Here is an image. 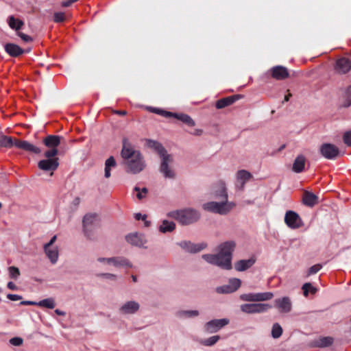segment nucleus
<instances>
[{
    "label": "nucleus",
    "mask_w": 351,
    "mask_h": 351,
    "mask_svg": "<svg viewBox=\"0 0 351 351\" xmlns=\"http://www.w3.org/2000/svg\"><path fill=\"white\" fill-rule=\"evenodd\" d=\"M236 247L234 241H227L217 246V253L215 254H206L202 258L208 263L217 265L224 269L232 268V252Z\"/></svg>",
    "instance_id": "nucleus-1"
},
{
    "label": "nucleus",
    "mask_w": 351,
    "mask_h": 351,
    "mask_svg": "<svg viewBox=\"0 0 351 351\" xmlns=\"http://www.w3.org/2000/svg\"><path fill=\"white\" fill-rule=\"evenodd\" d=\"M121 156L125 160L128 173L137 174L141 172L146 166L141 152L135 150L126 138L123 140Z\"/></svg>",
    "instance_id": "nucleus-2"
},
{
    "label": "nucleus",
    "mask_w": 351,
    "mask_h": 351,
    "mask_svg": "<svg viewBox=\"0 0 351 351\" xmlns=\"http://www.w3.org/2000/svg\"><path fill=\"white\" fill-rule=\"evenodd\" d=\"M221 202H209L202 205L204 210L221 215L228 214L234 207L235 204L233 202L228 200V193L226 188L221 185Z\"/></svg>",
    "instance_id": "nucleus-3"
},
{
    "label": "nucleus",
    "mask_w": 351,
    "mask_h": 351,
    "mask_svg": "<svg viewBox=\"0 0 351 351\" xmlns=\"http://www.w3.org/2000/svg\"><path fill=\"white\" fill-rule=\"evenodd\" d=\"M167 216L178 221L183 226L194 223L200 218L199 213L191 208L171 210L167 213Z\"/></svg>",
    "instance_id": "nucleus-4"
},
{
    "label": "nucleus",
    "mask_w": 351,
    "mask_h": 351,
    "mask_svg": "<svg viewBox=\"0 0 351 351\" xmlns=\"http://www.w3.org/2000/svg\"><path fill=\"white\" fill-rule=\"evenodd\" d=\"M97 261L104 265H112L115 267L132 268V263L126 258L122 256H115L110 258L99 257Z\"/></svg>",
    "instance_id": "nucleus-5"
},
{
    "label": "nucleus",
    "mask_w": 351,
    "mask_h": 351,
    "mask_svg": "<svg viewBox=\"0 0 351 351\" xmlns=\"http://www.w3.org/2000/svg\"><path fill=\"white\" fill-rule=\"evenodd\" d=\"M98 225V217L96 214H87L83 219V230L87 238L93 239V231Z\"/></svg>",
    "instance_id": "nucleus-6"
},
{
    "label": "nucleus",
    "mask_w": 351,
    "mask_h": 351,
    "mask_svg": "<svg viewBox=\"0 0 351 351\" xmlns=\"http://www.w3.org/2000/svg\"><path fill=\"white\" fill-rule=\"evenodd\" d=\"M274 296L271 292L248 293L240 295V299L245 302H263L271 300Z\"/></svg>",
    "instance_id": "nucleus-7"
},
{
    "label": "nucleus",
    "mask_w": 351,
    "mask_h": 351,
    "mask_svg": "<svg viewBox=\"0 0 351 351\" xmlns=\"http://www.w3.org/2000/svg\"><path fill=\"white\" fill-rule=\"evenodd\" d=\"M319 152L321 155L328 160H335L339 155V148L331 143H323L319 147Z\"/></svg>",
    "instance_id": "nucleus-8"
},
{
    "label": "nucleus",
    "mask_w": 351,
    "mask_h": 351,
    "mask_svg": "<svg viewBox=\"0 0 351 351\" xmlns=\"http://www.w3.org/2000/svg\"><path fill=\"white\" fill-rule=\"evenodd\" d=\"M140 304L134 300H128L123 302L119 308V313L123 316L132 315L138 313Z\"/></svg>",
    "instance_id": "nucleus-9"
},
{
    "label": "nucleus",
    "mask_w": 351,
    "mask_h": 351,
    "mask_svg": "<svg viewBox=\"0 0 351 351\" xmlns=\"http://www.w3.org/2000/svg\"><path fill=\"white\" fill-rule=\"evenodd\" d=\"M285 223L291 229H298L303 226V222L300 215L292 210H288L285 215Z\"/></svg>",
    "instance_id": "nucleus-10"
},
{
    "label": "nucleus",
    "mask_w": 351,
    "mask_h": 351,
    "mask_svg": "<svg viewBox=\"0 0 351 351\" xmlns=\"http://www.w3.org/2000/svg\"><path fill=\"white\" fill-rule=\"evenodd\" d=\"M229 323L230 320L228 318L212 319L205 324L204 330L210 333L217 332Z\"/></svg>",
    "instance_id": "nucleus-11"
},
{
    "label": "nucleus",
    "mask_w": 351,
    "mask_h": 351,
    "mask_svg": "<svg viewBox=\"0 0 351 351\" xmlns=\"http://www.w3.org/2000/svg\"><path fill=\"white\" fill-rule=\"evenodd\" d=\"M173 160L172 156H166V158L161 160L160 171L165 178L173 179L176 177V173L170 166Z\"/></svg>",
    "instance_id": "nucleus-12"
},
{
    "label": "nucleus",
    "mask_w": 351,
    "mask_h": 351,
    "mask_svg": "<svg viewBox=\"0 0 351 351\" xmlns=\"http://www.w3.org/2000/svg\"><path fill=\"white\" fill-rule=\"evenodd\" d=\"M241 285V281L239 278H230L228 284L217 287L216 291L218 293H231L236 291Z\"/></svg>",
    "instance_id": "nucleus-13"
},
{
    "label": "nucleus",
    "mask_w": 351,
    "mask_h": 351,
    "mask_svg": "<svg viewBox=\"0 0 351 351\" xmlns=\"http://www.w3.org/2000/svg\"><path fill=\"white\" fill-rule=\"evenodd\" d=\"M178 245L189 253H197L204 250L207 247V244L204 242L194 243L189 241H180Z\"/></svg>",
    "instance_id": "nucleus-14"
},
{
    "label": "nucleus",
    "mask_w": 351,
    "mask_h": 351,
    "mask_svg": "<svg viewBox=\"0 0 351 351\" xmlns=\"http://www.w3.org/2000/svg\"><path fill=\"white\" fill-rule=\"evenodd\" d=\"M252 178V175L247 170H239L236 173L235 186L239 190H243L245 184Z\"/></svg>",
    "instance_id": "nucleus-15"
},
{
    "label": "nucleus",
    "mask_w": 351,
    "mask_h": 351,
    "mask_svg": "<svg viewBox=\"0 0 351 351\" xmlns=\"http://www.w3.org/2000/svg\"><path fill=\"white\" fill-rule=\"evenodd\" d=\"M125 239L128 243L138 247H143L147 243L145 236L137 232L129 234Z\"/></svg>",
    "instance_id": "nucleus-16"
},
{
    "label": "nucleus",
    "mask_w": 351,
    "mask_h": 351,
    "mask_svg": "<svg viewBox=\"0 0 351 351\" xmlns=\"http://www.w3.org/2000/svg\"><path fill=\"white\" fill-rule=\"evenodd\" d=\"M38 166L39 169L45 171H53L59 166L58 158L44 159L39 161Z\"/></svg>",
    "instance_id": "nucleus-17"
},
{
    "label": "nucleus",
    "mask_w": 351,
    "mask_h": 351,
    "mask_svg": "<svg viewBox=\"0 0 351 351\" xmlns=\"http://www.w3.org/2000/svg\"><path fill=\"white\" fill-rule=\"evenodd\" d=\"M14 146L17 148L25 150L34 154H40L41 149L26 141L14 139Z\"/></svg>",
    "instance_id": "nucleus-18"
},
{
    "label": "nucleus",
    "mask_w": 351,
    "mask_h": 351,
    "mask_svg": "<svg viewBox=\"0 0 351 351\" xmlns=\"http://www.w3.org/2000/svg\"><path fill=\"white\" fill-rule=\"evenodd\" d=\"M275 306L279 309L281 313H289L292 308V303L289 297H283L275 300Z\"/></svg>",
    "instance_id": "nucleus-19"
},
{
    "label": "nucleus",
    "mask_w": 351,
    "mask_h": 351,
    "mask_svg": "<svg viewBox=\"0 0 351 351\" xmlns=\"http://www.w3.org/2000/svg\"><path fill=\"white\" fill-rule=\"evenodd\" d=\"M147 145L149 147L154 149L157 152L161 160L166 158V156H171L167 153L165 148L160 143L156 141L149 140L147 143Z\"/></svg>",
    "instance_id": "nucleus-20"
},
{
    "label": "nucleus",
    "mask_w": 351,
    "mask_h": 351,
    "mask_svg": "<svg viewBox=\"0 0 351 351\" xmlns=\"http://www.w3.org/2000/svg\"><path fill=\"white\" fill-rule=\"evenodd\" d=\"M147 145L149 147L154 149L157 152L161 160L166 158V156H171L167 153L165 148L160 143L156 141L149 140L147 143Z\"/></svg>",
    "instance_id": "nucleus-21"
},
{
    "label": "nucleus",
    "mask_w": 351,
    "mask_h": 351,
    "mask_svg": "<svg viewBox=\"0 0 351 351\" xmlns=\"http://www.w3.org/2000/svg\"><path fill=\"white\" fill-rule=\"evenodd\" d=\"M271 76L278 80H284L289 76L287 69L282 66H276L271 69Z\"/></svg>",
    "instance_id": "nucleus-22"
},
{
    "label": "nucleus",
    "mask_w": 351,
    "mask_h": 351,
    "mask_svg": "<svg viewBox=\"0 0 351 351\" xmlns=\"http://www.w3.org/2000/svg\"><path fill=\"white\" fill-rule=\"evenodd\" d=\"M62 137L58 135H49L44 138L43 143L49 148H57L60 144Z\"/></svg>",
    "instance_id": "nucleus-23"
},
{
    "label": "nucleus",
    "mask_w": 351,
    "mask_h": 351,
    "mask_svg": "<svg viewBox=\"0 0 351 351\" xmlns=\"http://www.w3.org/2000/svg\"><path fill=\"white\" fill-rule=\"evenodd\" d=\"M351 69V61L346 58L339 59L336 63V69L342 73L348 72Z\"/></svg>",
    "instance_id": "nucleus-24"
},
{
    "label": "nucleus",
    "mask_w": 351,
    "mask_h": 351,
    "mask_svg": "<svg viewBox=\"0 0 351 351\" xmlns=\"http://www.w3.org/2000/svg\"><path fill=\"white\" fill-rule=\"evenodd\" d=\"M45 252L51 263L55 264L58 259V248L57 246L44 245Z\"/></svg>",
    "instance_id": "nucleus-25"
},
{
    "label": "nucleus",
    "mask_w": 351,
    "mask_h": 351,
    "mask_svg": "<svg viewBox=\"0 0 351 351\" xmlns=\"http://www.w3.org/2000/svg\"><path fill=\"white\" fill-rule=\"evenodd\" d=\"M255 263V259L253 258L249 259L240 260L234 265L237 271H243L250 268Z\"/></svg>",
    "instance_id": "nucleus-26"
},
{
    "label": "nucleus",
    "mask_w": 351,
    "mask_h": 351,
    "mask_svg": "<svg viewBox=\"0 0 351 351\" xmlns=\"http://www.w3.org/2000/svg\"><path fill=\"white\" fill-rule=\"evenodd\" d=\"M306 163V158L303 155H298L293 164L292 170L295 173H301L304 171Z\"/></svg>",
    "instance_id": "nucleus-27"
},
{
    "label": "nucleus",
    "mask_w": 351,
    "mask_h": 351,
    "mask_svg": "<svg viewBox=\"0 0 351 351\" xmlns=\"http://www.w3.org/2000/svg\"><path fill=\"white\" fill-rule=\"evenodd\" d=\"M303 204L307 206L313 207L318 202V197L314 193L305 191L302 199Z\"/></svg>",
    "instance_id": "nucleus-28"
},
{
    "label": "nucleus",
    "mask_w": 351,
    "mask_h": 351,
    "mask_svg": "<svg viewBox=\"0 0 351 351\" xmlns=\"http://www.w3.org/2000/svg\"><path fill=\"white\" fill-rule=\"evenodd\" d=\"M5 51L11 56L17 57L21 55L24 51L15 44L8 43L5 45Z\"/></svg>",
    "instance_id": "nucleus-29"
},
{
    "label": "nucleus",
    "mask_w": 351,
    "mask_h": 351,
    "mask_svg": "<svg viewBox=\"0 0 351 351\" xmlns=\"http://www.w3.org/2000/svg\"><path fill=\"white\" fill-rule=\"evenodd\" d=\"M333 343V339L330 337H320L311 343V346L318 348H325L330 346Z\"/></svg>",
    "instance_id": "nucleus-30"
},
{
    "label": "nucleus",
    "mask_w": 351,
    "mask_h": 351,
    "mask_svg": "<svg viewBox=\"0 0 351 351\" xmlns=\"http://www.w3.org/2000/svg\"><path fill=\"white\" fill-rule=\"evenodd\" d=\"M176 228V223L173 221L163 220L159 226V231L162 233L171 232Z\"/></svg>",
    "instance_id": "nucleus-31"
},
{
    "label": "nucleus",
    "mask_w": 351,
    "mask_h": 351,
    "mask_svg": "<svg viewBox=\"0 0 351 351\" xmlns=\"http://www.w3.org/2000/svg\"><path fill=\"white\" fill-rule=\"evenodd\" d=\"M182 122L186 123L189 126H194L195 121L191 119L190 116L183 113H173L172 117Z\"/></svg>",
    "instance_id": "nucleus-32"
},
{
    "label": "nucleus",
    "mask_w": 351,
    "mask_h": 351,
    "mask_svg": "<svg viewBox=\"0 0 351 351\" xmlns=\"http://www.w3.org/2000/svg\"><path fill=\"white\" fill-rule=\"evenodd\" d=\"M116 166V161L113 156L109 157L105 162L104 176L109 178L111 176V169Z\"/></svg>",
    "instance_id": "nucleus-33"
},
{
    "label": "nucleus",
    "mask_w": 351,
    "mask_h": 351,
    "mask_svg": "<svg viewBox=\"0 0 351 351\" xmlns=\"http://www.w3.org/2000/svg\"><path fill=\"white\" fill-rule=\"evenodd\" d=\"M37 306L53 309L56 306V302L54 298H48L37 302Z\"/></svg>",
    "instance_id": "nucleus-34"
},
{
    "label": "nucleus",
    "mask_w": 351,
    "mask_h": 351,
    "mask_svg": "<svg viewBox=\"0 0 351 351\" xmlns=\"http://www.w3.org/2000/svg\"><path fill=\"white\" fill-rule=\"evenodd\" d=\"M199 315V313L197 310H186V311H179L176 313L177 317L180 318H190L195 317Z\"/></svg>",
    "instance_id": "nucleus-35"
},
{
    "label": "nucleus",
    "mask_w": 351,
    "mask_h": 351,
    "mask_svg": "<svg viewBox=\"0 0 351 351\" xmlns=\"http://www.w3.org/2000/svg\"><path fill=\"white\" fill-rule=\"evenodd\" d=\"M236 101L234 97H228L218 100L216 103V108L218 109L223 108L233 104Z\"/></svg>",
    "instance_id": "nucleus-36"
},
{
    "label": "nucleus",
    "mask_w": 351,
    "mask_h": 351,
    "mask_svg": "<svg viewBox=\"0 0 351 351\" xmlns=\"http://www.w3.org/2000/svg\"><path fill=\"white\" fill-rule=\"evenodd\" d=\"M8 22L9 26L16 31L23 25V22L21 20L16 19L13 16H9Z\"/></svg>",
    "instance_id": "nucleus-37"
},
{
    "label": "nucleus",
    "mask_w": 351,
    "mask_h": 351,
    "mask_svg": "<svg viewBox=\"0 0 351 351\" xmlns=\"http://www.w3.org/2000/svg\"><path fill=\"white\" fill-rule=\"evenodd\" d=\"M0 145L5 147L14 146V140L12 137L0 134Z\"/></svg>",
    "instance_id": "nucleus-38"
},
{
    "label": "nucleus",
    "mask_w": 351,
    "mask_h": 351,
    "mask_svg": "<svg viewBox=\"0 0 351 351\" xmlns=\"http://www.w3.org/2000/svg\"><path fill=\"white\" fill-rule=\"evenodd\" d=\"M147 189L145 187L140 188L135 186L134 188L133 194L136 195L138 199L141 200L145 198L147 194Z\"/></svg>",
    "instance_id": "nucleus-39"
},
{
    "label": "nucleus",
    "mask_w": 351,
    "mask_h": 351,
    "mask_svg": "<svg viewBox=\"0 0 351 351\" xmlns=\"http://www.w3.org/2000/svg\"><path fill=\"white\" fill-rule=\"evenodd\" d=\"M241 311L247 314L256 313V303L243 304L240 307Z\"/></svg>",
    "instance_id": "nucleus-40"
},
{
    "label": "nucleus",
    "mask_w": 351,
    "mask_h": 351,
    "mask_svg": "<svg viewBox=\"0 0 351 351\" xmlns=\"http://www.w3.org/2000/svg\"><path fill=\"white\" fill-rule=\"evenodd\" d=\"M9 278L16 280L21 276L20 270L15 266H10L8 268Z\"/></svg>",
    "instance_id": "nucleus-41"
},
{
    "label": "nucleus",
    "mask_w": 351,
    "mask_h": 351,
    "mask_svg": "<svg viewBox=\"0 0 351 351\" xmlns=\"http://www.w3.org/2000/svg\"><path fill=\"white\" fill-rule=\"evenodd\" d=\"M282 333V328L280 326V324L276 323L273 325L271 329V335L274 338L277 339L279 338Z\"/></svg>",
    "instance_id": "nucleus-42"
},
{
    "label": "nucleus",
    "mask_w": 351,
    "mask_h": 351,
    "mask_svg": "<svg viewBox=\"0 0 351 351\" xmlns=\"http://www.w3.org/2000/svg\"><path fill=\"white\" fill-rule=\"evenodd\" d=\"M302 290L304 291V295L306 297L308 295L309 292L312 294H314L317 291V289L312 286V285L309 282H306L303 285Z\"/></svg>",
    "instance_id": "nucleus-43"
},
{
    "label": "nucleus",
    "mask_w": 351,
    "mask_h": 351,
    "mask_svg": "<svg viewBox=\"0 0 351 351\" xmlns=\"http://www.w3.org/2000/svg\"><path fill=\"white\" fill-rule=\"evenodd\" d=\"M271 306L268 304L256 303V313H261L267 311Z\"/></svg>",
    "instance_id": "nucleus-44"
},
{
    "label": "nucleus",
    "mask_w": 351,
    "mask_h": 351,
    "mask_svg": "<svg viewBox=\"0 0 351 351\" xmlns=\"http://www.w3.org/2000/svg\"><path fill=\"white\" fill-rule=\"evenodd\" d=\"M345 101L343 104L344 107H349L351 106V86L348 87L345 92Z\"/></svg>",
    "instance_id": "nucleus-45"
},
{
    "label": "nucleus",
    "mask_w": 351,
    "mask_h": 351,
    "mask_svg": "<svg viewBox=\"0 0 351 351\" xmlns=\"http://www.w3.org/2000/svg\"><path fill=\"white\" fill-rule=\"evenodd\" d=\"M219 339V336L215 335L212 336L208 339H206L203 341V344L207 346H211L214 344H215L218 340Z\"/></svg>",
    "instance_id": "nucleus-46"
},
{
    "label": "nucleus",
    "mask_w": 351,
    "mask_h": 351,
    "mask_svg": "<svg viewBox=\"0 0 351 351\" xmlns=\"http://www.w3.org/2000/svg\"><path fill=\"white\" fill-rule=\"evenodd\" d=\"M149 109L152 112L162 115L165 117H171L173 114V112L165 111L159 108H149Z\"/></svg>",
    "instance_id": "nucleus-47"
},
{
    "label": "nucleus",
    "mask_w": 351,
    "mask_h": 351,
    "mask_svg": "<svg viewBox=\"0 0 351 351\" xmlns=\"http://www.w3.org/2000/svg\"><path fill=\"white\" fill-rule=\"evenodd\" d=\"M58 152L57 148H50V149L45 152L44 156L47 159L56 158L55 156L58 154Z\"/></svg>",
    "instance_id": "nucleus-48"
},
{
    "label": "nucleus",
    "mask_w": 351,
    "mask_h": 351,
    "mask_svg": "<svg viewBox=\"0 0 351 351\" xmlns=\"http://www.w3.org/2000/svg\"><path fill=\"white\" fill-rule=\"evenodd\" d=\"M322 268V265L320 264H316L311 266L307 272V276H311L317 273Z\"/></svg>",
    "instance_id": "nucleus-49"
},
{
    "label": "nucleus",
    "mask_w": 351,
    "mask_h": 351,
    "mask_svg": "<svg viewBox=\"0 0 351 351\" xmlns=\"http://www.w3.org/2000/svg\"><path fill=\"white\" fill-rule=\"evenodd\" d=\"M134 218L136 220H142L144 221V224L145 227H148L150 224V222L147 220V215H142L141 213H136L134 215Z\"/></svg>",
    "instance_id": "nucleus-50"
},
{
    "label": "nucleus",
    "mask_w": 351,
    "mask_h": 351,
    "mask_svg": "<svg viewBox=\"0 0 351 351\" xmlns=\"http://www.w3.org/2000/svg\"><path fill=\"white\" fill-rule=\"evenodd\" d=\"M65 20V15L64 12H55L53 14V21L56 23L63 22Z\"/></svg>",
    "instance_id": "nucleus-51"
},
{
    "label": "nucleus",
    "mask_w": 351,
    "mask_h": 351,
    "mask_svg": "<svg viewBox=\"0 0 351 351\" xmlns=\"http://www.w3.org/2000/svg\"><path fill=\"white\" fill-rule=\"evenodd\" d=\"M222 184L226 188V184H225V183L223 182H219L217 184L218 189L217 190H215V192H214L215 197L216 198H219V199H222V197H221V185Z\"/></svg>",
    "instance_id": "nucleus-52"
},
{
    "label": "nucleus",
    "mask_w": 351,
    "mask_h": 351,
    "mask_svg": "<svg viewBox=\"0 0 351 351\" xmlns=\"http://www.w3.org/2000/svg\"><path fill=\"white\" fill-rule=\"evenodd\" d=\"M23 339L18 337L10 339V343L14 346H20L23 344Z\"/></svg>",
    "instance_id": "nucleus-53"
},
{
    "label": "nucleus",
    "mask_w": 351,
    "mask_h": 351,
    "mask_svg": "<svg viewBox=\"0 0 351 351\" xmlns=\"http://www.w3.org/2000/svg\"><path fill=\"white\" fill-rule=\"evenodd\" d=\"M101 278L115 281L117 279V276L114 274H110V273H104L99 275Z\"/></svg>",
    "instance_id": "nucleus-54"
},
{
    "label": "nucleus",
    "mask_w": 351,
    "mask_h": 351,
    "mask_svg": "<svg viewBox=\"0 0 351 351\" xmlns=\"http://www.w3.org/2000/svg\"><path fill=\"white\" fill-rule=\"evenodd\" d=\"M343 138L346 145L348 146H351V131L344 133Z\"/></svg>",
    "instance_id": "nucleus-55"
},
{
    "label": "nucleus",
    "mask_w": 351,
    "mask_h": 351,
    "mask_svg": "<svg viewBox=\"0 0 351 351\" xmlns=\"http://www.w3.org/2000/svg\"><path fill=\"white\" fill-rule=\"evenodd\" d=\"M17 35L25 43H29L32 41V38L31 36L22 33V32H18Z\"/></svg>",
    "instance_id": "nucleus-56"
},
{
    "label": "nucleus",
    "mask_w": 351,
    "mask_h": 351,
    "mask_svg": "<svg viewBox=\"0 0 351 351\" xmlns=\"http://www.w3.org/2000/svg\"><path fill=\"white\" fill-rule=\"evenodd\" d=\"M7 298L12 301H18L22 298V297L19 295L11 293L8 294Z\"/></svg>",
    "instance_id": "nucleus-57"
},
{
    "label": "nucleus",
    "mask_w": 351,
    "mask_h": 351,
    "mask_svg": "<svg viewBox=\"0 0 351 351\" xmlns=\"http://www.w3.org/2000/svg\"><path fill=\"white\" fill-rule=\"evenodd\" d=\"M56 239H57V237L56 235H54L49 241V242H48L47 243L45 244V245L46 246H54L53 245V243H55V241H56Z\"/></svg>",
    "instance_id": "nucleus-58"
},
{
    "label": "nucleus",
    "mask_w": 351,
    "mask_h": 351,
    "mask_svg": "<svg viewBox=\"0 0 351 351\" xmlns=\"http://www.w3.org/2000/svg\"><path fill=\"white\" fill-rule=\"evenodd\" d=\"M7 287L10 290H16L17 287L13 282H9L7 285Z\"/></svg>",
    "instance_id": "nucleus-59"
},
{
    "label": "nucleus",
    "mask_w": 351,
    "mask_h": 351,
    "mask_svg": "<svg viewBox=\"0 0 351 351\" xmlns=\"http://www.w3.org/2000/svg\"><path fill=\"white\" fill-rule=\"evenodd\" d=\"M37 302H34V301H23L21 302L22 304H25V305H33V306H37Z\"/></svg>",
    "instance_id": "nucleus-60"
},
{
    "label": "nucleus",
    "mask_w": 351,
    "mask_h": 351,
    "mask_svg": "<svg viewBox=\"0 0 351 351\" xmlns=\"http://www.w3.org/2000/svg\"><path fill=\"white\" fill-rule=\"evenodd\" d=\"M73 2H71V0L63 1L62 3V6L63 7H69L70 6Z\"/></svg>",
    "instance_id": "nucleus-61"
},
{
    "label": "nucleus",
    "mask_w": 351,
    "mask_h": 351,
    "mask_svg": "<svg viewBox=\"0 0 351 351\" xmlns=\"http://www.w3.org/2000/svg\"><path fill=\"white\" fill-rule=\"evenodd\" d=\"M191 134L195 136H200L202 134V130L200 129H196Z\"/></svg>",
    "instance_id": "nucleus-62"
},
{
    "label": "nucleus",
    "mask_w": 351,
    "mask_h": 351,
    "mask_svg": "<svg viewBox=\"0 0 351 351\" xmlns=\"http://www.w3.org/2000/svg\"><path fill=\"white\" fill-rule=\"evenodd\" d=\"M55 313H56L57 315H61V316H64L66 315V313L63 311H61L60 309H56L55 310Z\"/></svg>",
    "instance_id": "nucleus-63"
},
{
    "label": "nucleus",
    "mask_w": 351,
    "mask_h": 351,
    "mask_svg": "<svg viewBox=\"0 0 351 351\" xmlns=\"http://www.w3.org/2000/svg\"><path fill=\"white\" fill-rule=\"evenodd\" d=\"M116 113L119 114V115H125L126 114V111H125V110L117 111Z\"/></svg>",
    "instance_id": "nucleus-64"
}]
</instances>
